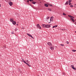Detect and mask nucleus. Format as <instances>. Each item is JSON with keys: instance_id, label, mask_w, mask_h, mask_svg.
I'll list each match as a JSON object with an SVG mask.
<instances>
[{"instance_id": "obj_3", "label": "nucleus", "mask_w": 76, "mask_h": 76, "mask_svg": "<svg viewBox=\"0 0 76 76\" xmlns=\"http://www.w3.org/2000/svg\"><path fill=\"white\" fill-rule=\"evenodd\" d=\"M50 48V49H51V50H54V46H51Z\"/></svg>"}, {"instance_id": "obj_30", "label": "nucleus", "mask_w": 76, "mask_h": 76, "mask_svg": "<svg viewBox=\"0 0 76 76\" xmlns=\"http://www.w3.org/2000/svg\"><path fill=\"white\" fill-rule=\"evenodd\" d=\"M49 5L50 6V7H52V6H53V5H51V4H49Z\"/></svg>"}, {"instance_id": "obj_29", "label": "nucleus", "mask_w": 76, "mask_h": 76, "mask_svg": "<svg viewBox=\"0 0 76 76\" xmlns=\"http://www.w3.org/2000/svg\"><path fill=\"white\" fill-rule=\"evenodd\" d=\"M61 46H64V45H63V44H61Z\"/></svg>"}, {"instance_id": "obj_15", "label": "nucleus", "mask_w": 76, "mask_h": 76, "mask_svg": "<svg viewBox=\"0 0 76 76\" xmlns=\"http://www.w3.org/2000/svg\"><path fill=\"white\" fill-rule=\"evenodd\" d=\"M56 27H57V25H56L55 26H54L53 27V28H56Z\"/></svg>"}, {"instance_id": "obj_6", "label": "nucleus", "mask_w": 76, "mask_h": 76, "mask_svg": "<svg viewBox=\"0 0 76 76\" xmlns=\"http://www.w3.org/2000/svg\"><path fill=\"white\" fill-rule=\"evenodd\" d=\"M24 62L25 64H27L29 67H31V66L29 64H28L25 61H24Z\"/></svg>"}, {"instance_id": "obj_34", "label": "nucleus", "mask_w": 76, "mask_h": 76, "mask_svg": "<svg viewBox=\"0 0 76 76\" xmlns=\"http://www.w3.org/2000/svg\"><path fill=\"white\" fill-rule=\"evenodd\" d=\"M66 43H67L68 44H69V42H68V41H66Z\"/></svg>"}, {"instance_id": "obj_43", "label": "nucleus", "mask_w": 76, "mask_h": 76, "mask_svg": "<svg viewBox=\"0 0 76 76\" xmlns=\"http://www.w3.org/2000/svg\"><path fill=\"white\" fill-rule=\"evenodd\" d=\"M18 23H19V22H18Z\"/></svg>"}, {"instance_id": "obj_28", "label": "nucleus", "mask_w": 76, "mask_h": 76, "mask_svg": "<svg viewBox=\"0 0 76 76\" xmlns=\"http://www.w3.org/2000/svg\"><path fill=\"white\" fill-rule=\"evenodd\" d=\"M28 1H33V0H28Z\"/></svg>"}, {"instance_id": "obj_23", "label": "nucleus", "mask_w": 76, "mask_h": 76, "mask_svg": "<svg viewBox=\"0 0 76 76\" xmlns=\"http://www.w3.org/2000/svg\"><path fill=\"white\" fill-rule=\"evenodd\" d=\"M70 7H73V6L72 5H71L70 6Z\"/></svg>"}, {"instance_id": "obj_44", "label": "nucleus", "mask_w": 76, "mask_h": 76, "mask_svg": "<svg viewBox=\"0 0 76 76\" xmlns=\"http://www.w3.org/2000/svg\"><path fill=\"white\" fill-rule=\"evenodd\" d=\"M75 23L76 24V22H75Z\"/></svg>"}, {"instance_id": "obj_14", "label": "nucleus", "mask_w": 76, "mask_h": 76, "mask_svg": "<svg viewBox=\"0 0 76 76\" xmlns=\"http://www.w3.org/2000/svg\"><path fill=\"white\" fill-rule=\"evenodd\" d=\"M45 6L46 7H48V4H45Z\"/></svg>"}, {"instance_id": "obj_24", "label": "nucleus", "mask_w": 76, "mask_h": 76, "mask_svg": "<svg viewBox=\"0 0 76 76\" xmlns=\"http://www.w3.org/2000/svg\"><path fill=\"white\" fill-rule=\"evenodd\" d=\"M18 29L17 28H16L15 29V31H18Z\"/></svg>"}, {"instance_id": "obj_37", "label": "nucleus", "mask_w": 76, "mask_h": 76, "mask_svg": "<svg viewBox=\"0 0 76 76\" xmlns=\"http://www.w3.org/2000/svg\"><path fill=\"white\" fill-rule=\"evenodd\" d=\"M16 25H17V26H18V25H19V24H16Z\"/></svg>"}, {"instance_id": "obj_31", "label": "nucleus", "mask_w": 76, "mask_h": 76, "mask_svg": "<svg viewBox=\"0 0 76 76\" xmlns=\"http://www.w3.org/2000/svg\"><path fill=\"white\" fill-rule=\"evenodd\" d=\"M74 7L76 8V4L74 5Z\"/></svg>"}, {"instance_id": "obj_26", "label": "nucleus", "mask_w": 76, "mask_h": 76, "mask_svg": "<svg viewBox=\"0 0 76 76\" xmlns=\"http://www.w3.org/2000/svg\"><path fill=\"white\" fill-rule=\"evenodd\" d=\"M48 10H50V11H51V10L50 9V8H48Z\"/></svg>"}, {"instance_id": "obj_16", "label": "nucleus", "mask_w": 76, "mask_h": 76, "mask_svg": "<svg viewBox=\"0 0 76 76\" xmlns=\"http://www.w3.org/2000/svg\"><path fill=\"white\" fill-rule=\"evenodd\" d=\"M27 35H28V36H29V37H31V35L28 34V33H27Z\"/></svg>"}, {"instance_id": "obj_12", "label": "nucleus", "mask_w": 76, "mask_h": 76, "mask_svg": "<svg viewBox=\"0 0 76 76\" xmlns=\"http://www.w3.org/2000/svg\"><path fill=\"white\" fill-rule=\"evenodd\" d=\"M49 18H50V17H47L46 18V20H48V19H49Z\"/></svg>"}, {"instance_id": "obj_2", "label": "nucleus", "mask_w": 76, "mask_h": 76, "mask_svg": "<svg viewBox=\"0 0 76 76\" xmlns=\"http://www.w3.org/2000/svg\"><path fill=\"white\" fill-rule=\"evenodd\" d=\"M51 26L49 24L46 25V28H50Z\"/></svg>"}, {"instance_id": "obj_41", "label": "nucleus", "mask_w": 76, "mask_h": 76, "mask_svg": "<svg viewBox=\"0 0 76 76\" xmlns=\"http://www.w3.org/2000/svg\"><path fill=\"white\" fill-rule=\"evenodd\" d=\"M29 5H30V6H31V5H30V4H29Z\"/></svg>"}, {"instance_id": "obj_17", "label": "nucleus", "mask_w": 76, "mask_h": 76, "mask_svg": "<svg viewBox=\"0 0 76 76\" xmlns=\"http://www.w3.org/2000/svg\"><path fill=\"white\" fill-rule=\"evenodd\" d=\"M71 67L72 68V69H73V68L74 67V65H71Z\"/></svg>"}, {"instance_id": "obj_35", "label": "nucleus", "mask_w": 76, "mask_h": 76, "mask_svg": "<svg viewBox=\"0 0 76 76\" xmlns=\"http://www.w3.org/2000/svg\"><path fill=\"white\" fill-rule=\"evenodd\" d=\"M22 61H23V63H24V61H25V60H24L23 59H22Z\"/></svg>"}, {"instance_id": "obj_21", "label": "nucleus", "mask_w": 76, "mask_h": 76, "mask_svg": "<svg viewBox=\"0 0 76 76\" xmlns=\"http://www.w3.org/2000/svg\"><path fill=\"white\" fill-rule=\"evenodd\" d=\"M72 51H73V52H75L76 51V50H72Z\"/></svg>"}, {"instance_id": "obj_1", "label": "nucleus", "mask_w": 76, "mask_h": 76, "mask_svg": "<svg viewBox=\"0 0 76 76\" xmlns=\"http://www.w3.org/2000/svg\"><path fill=\"white\" fill-rule=\"evenodd\" d=\"M68 16L69 17V18H71L70 19L71 20L73 21V22H75V19H75V17H73V16H71L70 15H68Z\"/></svg>"}, {"instance_id": "obj_11", "label": "nucleus", "mask_w": 76, "mask_h": 76, "mask_svg": "<svg viewBox=\"0 0 76 76\" xmlns=\"http://www.w3.org/2000/svg\"><path fill=\"white\" fill-rule=\"evenodd\" d=\"M31 3L33 4H35L36 3V2L34 1H32L31 2Z\"/></svg>"}, {"instance_id": "obj_4", "label": "nucleus", "mask_w": 76, "mask_h": 76, "mask_svg": "<svg viewBox=\"0 0 76 76\" xmlns=\"http://www.w3.org/2000/svg\"><path fill=\"white\" fill-rule=\"evenodd\" d=\"M37 28H39L40 29H41V26H40L39 25V24H37Z\"/></svg>"}, {"instance_id": "obj_22", "label": "nucleus", "mask_w": 76, "mask_h": 76, "mask_svg": "<svg viewBox=\"0 0 76 76\" xmlns=\"http://www.w3.org/2000/svg\"><path fill=\"white\" fill-rule=\"evenodd\" d=\"M72 1V0H69V3H70V2H71Z\"/></svg>"}, {"instance_id": "obj_33", "label": "nucleus", "mask_w": 76, "mask_h": 76, "mask_svg": "<svg viewBox=\"0 0 76 76\" xmlns=\"http://www.w3.org/2000/svg\"><path fill=\"white\" fill-rule=\"evenodd\" d=\"M63 15H64V16H65V15H66V14L63 13Z\"/></svg>"}, {"instance_id": "obj_7", "label": "nucleus", "mask_w": 76, "mask_h": 76, "mask_svg": "<svg viewBox=\"0 0 76 76\" xmlns=\"http://www.w3.org/2000/svg\"><path fill=\"white\" fill-rule=\"evenodd\" d=\"M47 44H48V45H50V47L52 45V44L50 42H48L47 43Z\"/></svg>"}, {"instance_id": "obj_38", "label": "nucleus", "mask_w": 76, "mask_h": 76, "mask_svg": "<svg viewBox=\"0 0 76 76\" xmlns=\"http://www.w3.org/2000/svg\"><path fill=\"white\" fill-rule=\"evenodd\" d=\"M27 2H28V3H29V0H28L27 1Z\"/></svg>"}, {"instance_id": "obj_40", "label": "nucleus", "mask_w": 76, "mask_h": 76, "mask_svg": "<svg viewBox=\"0 0 76 76\" xmlns=\"http://www.w3.org/2000/svg\"><path fill=\"white\" fill-rule=\"evenodd\" d=\"M0 7H1V4H0Z\"/></svg>"}, {"instance_id": "obj_36", "label": "nucleus", "mask_w": 76, "mask_h": 76, "mask_svg": "<svg viewBox=\"0 0 76 76\" xmlns=\"http://www.w3.org/2000/svg\"><path fill=\"white\" fill-rule=\"evenodd\" d=\"M11 34H13V32H11Z\"/></svg>"}, {"instance_id": "obj_19", "label": "nucleus", "mask_w": 76, "mask_h": 76, "mask_svg": "<svg viewBox=\"0 0 76 76\" xmlns=\"http://www.w3.org/2000/svg\"><path fill=\"white\" fill-rule=\"evenodd\" d=\"M61 30H62V31H65L66 30V29H61Z\"/></svg>"}, {"instance_id": "obj_9", "label": "nucleus", "mask_w": 76, "mask_h": 76, "mask_svg": "<svg viewBox=\"0 0 76 76\" xmlns=\"http://www.w3.org/2000/svg\"><path fill=\"white\" fill-rule=\"evenodd\" d=\"M12 24L15 25H16V22H15V21H13L12 22Z\"/></svg>"}, {"instance_id": "obj_8", "label": "nucleus", "mask_w": 76, "mask_h": 76, "mask_svg": "<svg viewBox=\"0 0 76 76\" xmlns=\"http://www.w3.org/2000/svg\"><path fill=\"white\" fill-rule=\"evenodd\" d=\"M10 22H12L13 21V18H10Z\"/></svg>"}, {"instance_id": "obj_13", "label": "nucleus", "mask_w": 76, "mask_h": 76, "mask_svg": "<svg viewBox=\"0 0 76 76\" xmlns=\"http://www.w3.org/2000/svg\"><path fill=\"white\" fill-rule=\"evenodd\" d=\"M9 4H10V5L11 6H12V2H10L9 3Z\"/></svg>"}, {"instance_id": "obj_10", "label": "nucleus", "mask_w": 76, "mask_h": 76, "mask_svg": "<svg viewBox=\"0 0 76 76\" xmlns=\"http://www.w3.org/2000/svg\"><path fill=\"white\" fill-rule=\"evenodd\" d=\"M42 26L43 28H46V25L45 24H42Z\"/></svg>"}, {"instance_id": "obj_32", "label": "nucleus", "mask_w": 76, "mask_h": 76, "mask_svg": "<svg viewBox=\"0 0 76 76\" xmlns=\"http://www.w3.org/2000/svg\"><path fill=\"white\" fill-rule=\"evenodd\" d=\"M30 37L31 38H34V37H32V35H31V36H30Z\"/></svg>"}, {"instance_id": "obj_18", "label": "nucleus", "mask_w": 76, "mask_h": 76, "mask_svg": "<svg viewBox=\"0 0 76 76\" xmlns=\"http://www.w3.org/2000/svg\"><path fill=\"white\" fill-rule=\"evenodd\" d=\"M68 3H69V1H66V3H65V4H66V5H67V4H68Z\"/></svg>"}, {"instance_id": "obj_25", "label": "nucleus", "mask_w": 76, "mask_h": 76, "mask_svg": "<svg viewBox=\"0 0 76 76\" xmlns=\"http://www.w3.org/2000/svg\"><path fill=\"white\" fill-rule=\"evenodd\" d=\"M26 62H27V63H29V61H28V60H26Z\"/></svg>"}, {"instance_id": "obj_20", "label": "nucleus", "mask_w": 76, "mask_h": 76, "mask_svg": "<svg viewBox=\"0 0 76 76\" xmlns=\"http://www.w3.org/2000/svg\"><path fill=\"white\" fill-rule=\"evenodd\" d=\"M72 69L74 70H76V68L73 67Z\"/></svg>"}, {"instance_id": "obj_42", "label": "nucleus", "mask_w": 76, "mask_h": 76, "mask_svg": "<svg viewBox=\"0 0 76 76\" xmlns=\"http://www.w3.org/2000/svg\"><path fill=\"white\" fill-rule=\"evenodd\" d=\"M75 33H76V31H75Z\"/></svg>"}, {"instance_id": "obj_27", "label": "nucleus", "mask_w": 76, "mask_h": 76, "mask_svg": "<svg viewBox=\"0 0 76 76\" xmlns=\"http://www.w3.org/2000/svg\"><path fill=\"white\" fill-rule=\"evenodd\" d=\"M69 5H71L72 4L70 3V2H69Z\"/></svg>"}, {"instance_id": "obj_39", "label": "nucleus", "mask_w": 76, "mask_h": 76, "mask_svg": "<svg viewBox=\"0 0 76 76\" xmlns=\"http://www.w3.org/2000/svg\"><path fill=\"white\" fill-rule=\"evenodd\" d=\"M21 61H22V62H23V61L22 60Z\"/></svg>"}, {"instance_id": "obj_5", "label": "nucleus", "mask_w": 76, "mask_h": 76, "mask_svg": "<svg viewBox=\"0 0 76 76\" xmlns=\"http://www.w3.org/2000/svg\"><path fill=\"white\" fill-rule=\"evenodd\" d=\"M53 16L51 17V18L50 19V22L49 23H50L52 20H53Z\"/></svg>"}]
</instances>
